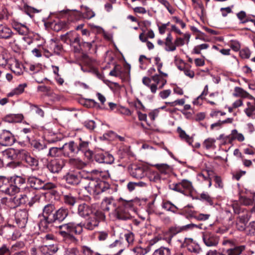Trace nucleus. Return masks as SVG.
<instances>
[{"mask_svg":"<svg viewBox=\"0 0 255 255\" xmlns=\"http://www.w3.org/2000/svg\"><path fill=\"white\" fill-rule=\"evenodd\" d=\"M95 160L99 163L112 164L114 162V156L107 152L97 151L94 156Z\"/></svg>","mask_w":255,"mask_h":255,"instance_id":"obj_9","label":"nucleus"},{"mask_svg":"<svg viewBox=\"0 0 255 255\" xmlns=\"http://www.w3.org/2000/svg\"><path fill=\"white\" fill-rule=\"evenodd\" d=\"M155 166L161 174H169L172 170L171 166L167 164H156Z\"/></svg>","mask_w":255,"mask_h":255,"instance_id":"obj_37","label":"nucleus"},{"mask_svg":"<svg viewBox=\"0 0 255 255\" xmlns=\"http://www.w3.org/2000/svg\"><path fill=\"white\" fill-rule=\"evenodd\" d=\"M177 131L182 139L185 140L189 145H191L193 140L189 135L187 134L185 131L180 127L177 128Z\"/></svg>","mask_w":255,"mask_h":255,"instance_id":"obj_39","label":"nucleus"},{"mask_svg":"<svg viewBox=\"0 0 255 255\" xmlns=\"http://www.w3.org/2000/svg\"><path fill=\"white\" fill-rule=\"evenodd\" d=\"M69 213V210L65 207H61L54 212L51 218L54 223H61L67 217Z\"/></svg>","mask_w":255,"mask_h":255,"instance_id":"obj_14","label":"nucleus"},{"mask_svg":"<svg viewBox=\"0 0 255 255\" xmlns=\"http://www.w3.org/2000/svg\"><path fill=\"white\" fill-rule=\"evenodd\" d=\"M58 250L57 245H45L41 247L40 251L44 255H53Z\"/></svg>","mask_w":255,"mask_h":255,"instance_id":"obj_23","label":"nucleus"},{"mask_svg":"<svg viewBox=\"0 0 255 255\" xmlns=\"http://www.w3.org/2000/svg\"><path fill=\"white\" fill-rule=\"evenodd\" d=\"M172 40L173 38L171 33H168L165 41V50L166 51H173L176 50V47L175 44V42H173Z\"/></svg>","mask_w":255,"mask_h":255,"instance_id":"obj_30","label":"nucleus"},{"mask_svg":"<svg viewBox=\"0 0 255 255\" xmlns=\"http://www.w3.org/2000/svg\"><path fill=\"white\" fill-rule=\"evenodd\" d=\"M153 255H171V250L168 248L161 247L154 251Z\"/></svg>","mask_w":255,"mask_h":255,"instance_id":"obj_45","label":"nucleus"},{"mask_svg":"<svg viewBox=\"0 0 255 255\" xmlns=\"http://www.w3.org/2000/svg\"><path fill=\"white\" fill-rule=\"evenodd\" d=\"M63 155L62 146L60 147H51L49 148L47 156L50 157H58Z\"/></svg>","mask_w":255,"mask_h":255,"instance_id":"obj_35","label":"nucleus"},{"mask_svg":"<svg viewBox=\"0 0 255 255\" xmlns=\"http://www.w3.org/2000/svg\"><path fill=\"white\" fill-rule=\"evenodd\" d=\"M169 188L172 190L181 193H184V190L181 187L180 182L177 183H173L169 185Z\"/></svg>","mask_w":255,"mask_h":255,"instance_id":"obj_53","label":"nucleus"},{"mask_svg":"<svg viewBox=\"0 0 255 255\" xmlns=\"http://www.w3.org/2000/svg\"><path fill=\"white\" fill-rule=\"evenodd\" d=\"M105 219L104 212L98 210L91 215L85 218L83 222L76 223L72 221L59 226L58 234L63 241L76 244L78 242V240L75 235H81L83 233L84 228L88 231H93Z\"/></svg>","mask_w":255,"mask_h":255,"instance_id":"obj_1","label":"nucleus"},{"mask_svg":"<svg viewBox=\"0 0 255 255\" xmlns=\"http://www.w3.org/2000/svg\"><path fill=\"white\" fill-rule=\"evenodd\" d=\"M99 173L97 170H93L91 173H89L88 177L86 182L84 184V188L90 194L98 195L101 193L109 190L110 184L99 178L94 177L92 173Z\"/></svg>","mask_w":255,"mask_h":255,"instance_id":"obj_4","label":"nucleus"},{"mask_svg":"<svg viewBox=\"0 0 255 255\" xmlns=\"http://www.w3.org/2000/svg\"><path fill=\"white\" fill-rule=\"evenodd\" d=\"M27 86L26 84H19L17 87L14 88L11 92L8 94V96L12 97L15 95H19L22 93L24 88Z\"/></svg>","mask_w":255,"mask_h":255,"instance_id":"obj_43","label":"nucleus"},{"mask_svg":"<svg viewBox=\"0 0 255 255\" xmlns=\"http://www.w3.org/2000/svg\"><path fill=\"white\" fill-rule=\"evenodd\" d=\"M56 211L55 206L53 204L49 203L45 205L42 209V217L51 218Z\"/></svg>","mask_w":255,"mask_h":255,"instance_id":"obj_24","label":"nucleus"},{"mask_svg":"<svg viewBox=\"0 0 255 255\" xmlns=\"http://www.w3.org/2000/svg\"><path fill=\"white\" fill-rule=\"evenodd\" d=\"M245 249V246H236L234 248L227 249V255H240Z\"/></svg>","mask_w":255,"mask_h":255,"instance_id":"obj_36","label":"nucleus"},{"mask_svg":"<svg viewBox=\"0 0 255 255\" xmlns=\"http://www.w3.org/2000/svg\"><path fill=\"white\" fill-rule=\"evenodd\" d=\"M90 142L82 140L81 138L76 140H70L62 146L63 156L66 157H74L82 153L87 160H91L93 152L89 148Z\"/></svg>","mask_w":255,"mask_h":255,"instance_id":"obj_3","label":"nucleus"},{"mask_svg":"<svg viewBox=\"0 0 255 255\" xmlns=\"http://www.w3.org/2000/svg\"><path fill=\"white\" fill-rule=\"evenodd\" d=\"M151 79L154 82L151 84L150 87L151 92L153 94L156 92L158 88L159 89H162L167 83V80L158 74H155L151 76Z\"/></svg>","mask_w":255,"mask_h":255,"instance_id":"obj_11","label":"nucleus"},{"mask_svg":"<svg viewBox=\"0 0 255 255\" xmlns=\"http://www.w3.org/2000/svg\"><path fill=\"white\" fill-rule=\"evenodd\" d=\"M28 213L25 210H19L15 214V222L19 228H23L25 227L28 221Z\"/></svg>","mask_w":255,"mask_h":255,"instance_id":"obj_12","label":"nucleus"},{"mask_svg":"<svg viewBox=\"0 0 255 255\" xmlns=\"http://www.w3.org/2000/svg\"><path fill=\"white\" fill-rule=\"evenodd\" d=\"M25 247V244L22 241H19L16 242L12 245L10 248V251L11 253H15L16 252H20V250L23 249Z\"/></svg>","mask_w":255,"mask_h":255,"instance_id":"obj_46","label":"nucleus"},{"mask_svg":"<svg viewBox=\"0 0 255 255\" xmlns=\"http://www.w3.org/2000/svg\"><path fill=\"white\" fill-rule=\"evenodd\" d=\"M247 231L248 235L251 236L255 235V221L251 222L247 227Z\"/></svg>","mask_w":255,"mask_h":255,"instance_id":"obj_57","label":"nucleus"},{"mask_svg":"<svg viewBox=\"0 0 255 255\" xmlns=\"http://www.w3.org/2000/svg\"><path fill=\"white\" fill-rule=\"evenodd\" d=\"M22 158H24L25 161L31 167H37L38 165V160L34 157L31 156L26 151L24 153H22Z\"/></svg>","mask_w":255,"mask_h":255,"instance_id":"obj_28","label":"nucleus"},{"mask_svg":"<svg viewBox=\"0 0 255 255\" xmlns=\"http://www.w3.org/2000/svg\"><path fill=\"white\" fill-rule=\"evenodd\" d=\"M180 182L181 187L183 190H191L192 188L191 182L186 179H183Z\"/></svg>","mask_w":255,"mask_h":255,"instance_id":"obj_59","label":"nucleus"},{"mask_svg":"<svg viewBox=\"0 0 255 255\" xmlns=\"http://www.w3.org/2000/svg\"><path fill=\"white\" fill-rule=\"evenodd\" d=\"M216 141L215 138L209 137L203 141L202 146L207 150H214L216 148Z\"/></svg>","mask_w":255,"mask_h":255,"instance_id":"obj_33","label":"nucleus"},{"mask_svg":"<svg viewBox=\"0 0 255 255\" xmlns=\"http://www.w3.org/2000/svg\"><path fill=\"white\" fill-rule=\"evenodd\" d=\"M61 39L65 43L69 44L73 48L75 52H81L80 35L75 31H70L61 36Z\"/></svg>","mask_w":255,"mask_h":255,"instance_id":"obj_6","label":"nucleus"},{"mask_svg":"<svg viewBox=\"0 0 255 255\" xmlns=\"http://www.w3.org/2000/svg\"><path fill=\"white\" fill-rule=\"evenodd\" d=\"M30 108L31 111H34L37 115L41 117H43L44 115V111L40 108L37 105L29 104Z\"/></svg>","mask_w":255,"mask_h":255,"instance_id":"obj_52","label":"nucleus"},{"mask_svg":"<svg viewBox=\"0 0 255 255\" xmlns=\"http://www.w3.org/2000/svg\"><path fill=\"white\" fill-rule=\"evenodd\" d=\"M15 141L14 135L9 130H2L0 131V144L4 146H10Z\"/></svg>","mask_w":255,"mask_h":255,"instance_id":"obj_10","label":"nucleus"},{"mask_svg":"<svg viewBox=\"0 0 255 255\" xmlns=\"http://www.w3.org/2000/svg\"><path fill=\"white\" fill-rule=\"evenodd\" d=\"M10 253V249L6 244H3L0 247V255H9Z\"/></svg>","mask_w":255,"mask_h":255,"instance_id":"obj_63","label":"nucleus"},{"mask_svg":"<svg viewBox=\"0 0 255 255\" xmlns=\"http://www.w3.org/2000/svg\"><path fill=\"white\" fill-rule=\"evenodd\" d=\"M233 96L236 98L240 97L241 98L253 99V96L251 95L248 92L239 87H236L235 88Z\"/></svg>","mask_w":255,"mask_h":255,"instance_id":"obj_25","label":"nucleus"},{"mask_svg":"<svg viewBox=\"0 0 255 255\" xmlns=\"http://www.w3.org/2000/svg\"><path fill=\"white\" fill-rule=\"evenodd\" d=\"M54 223L52 218L42 217L40 219L38 225L40 230L47 232L50 230V225Z\"/></svg>","mask_w":255,"mask_h":255,"instance_id":"obj_22","label":"nucleus"},{"mask_svg":"<svg viewBox=\"0 0 255 255\" xmlns=\"http://www.w3.org/2000/svg\"><path fill=\"white\" fill-rule=\"evenodd\" d=\"M12 26L20 35H26L29 32V28L25 24L14 22L12 23Z\"/></svg>","mask_w":255,"mask_h":255,"instance_id":"obj_29","label":"nucleus"},{"mask_svg":"<svg viewBox=\"0 0 255 255\" xmlns=\"http://www.w3.org/2000/svg\"><path fill=\"white\" fill-rule=\"evenodd\" d=\"M158 1L163 5L168 10L170 14H173L174 13L175 10L172 8V7L170 5V3L166 0H158Z\"/></svg>","mask_w":255,"mask_h":255,"instance_id":"obj_58","label":"nucleus"},{"mask_svg":"<svg viewBox=\"0 0 255 255\" xmlns=\"http://www.w3.org/2000/svg\"><path fill=\"white\" fill-rule=\"evenodd\" d=\"M11 29L5 25L0 24V38L9 39L13 35Z\"/></svg>","mask_w":255,"mask_h":255,"instance_id":"obj_26","label":"nucleus"},{"mask_svg":"<svg viewBox=\"0 0 255 255\" xmlns=\"http://www.w3.org/2000/svg\"><path fill=\"white\" fill-rule=\"evenodd\" d=\"M63 200L66 204L70 206H73L76 202V198L71 194L64 195Z\"/></svg>","mask_w":255,"mask_h":255,"instance_id":"obj_44","label":"nucleus"},{"mask_svg":"<svg viewBox=\"0 0 255 255\" xmlns=\"http://www.w3.org/2000/svg\"><path fill=\"white\" fill-rule=\"evenodd\" d=\"M31 145L38 151H41L47 148V145L44 143H41L36 140L31 141Z\"/></svg>","mask_w":255,"mask_h":255,"instance_id":"obj_47","label":"nucleus"},{"mask_svg":"<svg viewBox=\"0 0 255 255\" xmlns=\"http://www.w3.org/2000/svg\"><path fill=\"white\" fill-rule=\"evenodd\" d=\"M237 16L240 20V23H246L249 15H247L245 11L242 10L237 13Z\"/></svg>","mask_w":255,"mask_h":255,"instance_id":"obj_51","label":"nucleus"},{"mask_svg":"<svg viewBox=\"0 0 255 255\" xmlns=\"http://www.w3.org/2000/svg\"><path fill=\"white\" fill-rule=\"evenodd\" d=\"M65 255H81V254L77 248H72L67 249Z\"/></svg>","mask_w":255,"mask_h":255,"instance_id":"obj_64","label":"nucleus"},{"mask_svg":"<svg viewBox=\"0 0 255 255\" xmlns=\"http://www.w3.org/2000/svg\"><path fill=\"white\" fill-rule=\"evenodd\" d=\"M108 247L109 249L114 251H118L117 254H120L123 251V249H121V242L118 240L110 244Z\"/></svg>","mask_w":255,"mask_h":255,"instance_id":"obj_42","label":"nucleus"},{"mask_svg":"<svg viewBox=\"0 0 255 255\" xmlns=\"http://www.w3.org/2000/svg\"><path fill=\"white\" fill-rule=\"evenodd\" d=\"M240 54L242 58L248 59L251 56V52L249 48H246L240 51Z\"/></svg>","mask_w":255,"mask_h":255,"instance_id":"obj_62","label":"nucleus"},{"mask_svg":"<svg viewBox=\"0 0 255 255\" xmlns=\"http://www.w3.org/2000/svg\"><path fill=\"white\" fill-rule=\"evenodd\" d=\"M8 62V55L5 52L0 53V66H5Z\"/></svg>","mask_w":255,"mask_h":255,"instance_id":"obj_56","label":"nucleus"},{"mask_svg":"<svg viewBox=\"0 0 255 255\" xmlns=\"http://www.w3.org/2000/svg\"><path fill=\"white\" fill-rule=\"evenodd\" d=\"M64 166L63 161L55 159L51 160L47 165L48 170L53 173L60 172Z\"/></svg>","mask_w":255,"mask_h":255,"instance_id":"obj_17","label":"nucleus"},{"mask_svg":"<svg viewBox=\"0 0 255 255\" xmlns=\"http://www.w3.org/2000/svg\"><path fill=\"white\" fill-rule=\"evenodd\" d=\"M124 238L129 246L133 243L134 239V236L132 232L128 231L127 233L124 234Z\"/></svg>","mask_w":255,"mask_h":255,"instance_id":"obj_55","label":"nucleus"},{"mask_svg":"<svg viewBox=\"0 0 255 255\" xmlns=\"http://www.w3.org/2000/svg\"><path fill=\"white\" fill-rule=\"evenodd\" d=\"M93 213L92 206L86 203H81L78 206L77 214L82 218H85Z\"/></svg>","mask_w":255,"mask_h":255,"instance_id":"obj_16","label":"nucleus"},{"mask_svg":"<svg viewBox=\"0 0 255 255\" xmlns=\"http://www.w3.org/2000/svg\"><path fill=\"white\" fill-rule=\"evenodd\" d=\"M120 205L117 206L113 197H105L101 203V209L104 212H111L110 215L119 220H128L132 218L129 211L132 210V203L130 201H124L121 198Z\"/></svg>","mask_w":255,"mask_h":255,"instance_id":"obj_2","label":"nucleus"},{"mask_svg":"<svg viewBox=\"0 0 255 255\" xmlns=\"http://www.w3.org/2000/svg\"><path fill=\"white\" fill-rule=\"evenodd\" d=\"M0 191L12 195L10 178L4 176H0Z\"/></svg>","mask_w":255,"mask_h":255,"instance_id":"obj_15","label":"nucleus"},{"mask_svg":"<svg viewBox=\"0 0 255 255\" xmlns=\"http://www.w3.org/2000/svg\"><path fill=\"white\" fill-rule=\"evenodd\" d=\"M94 40L91 42H83L81 43V51H87L91 49L92 47V43Z\"/></svg>","mask_w":255,"mask_h":255,"instance_id":"obj_60","label":"nucleus"},{"mask_svg":"<svg viewBox=\"0 0 255 255\" xmlns=\"http://www.w3.org/2000/svg\"><path fill=\"white\" fill-rule=\"evenodd\" d=\"M49 48L56 55H60L63 51L62 44L57 40L51 39Z\"/></svg>","mask_w":255,"mask_h":255,"instance_id":"obj_20","label":"nucleus"},{"mask_svg":"<svg viewBox=\"0 0 255 255\" xmlns=\"http://www.w3.org/2000/svg\"><path fill=\"white\" fill-rule=\"evenodd\" d=\"M188 216L191 218H194L198 221H206L207 220L210 215L208 214H195L193 211H190L188 214Z\"/></svg>","mask_w":255,"mask_h":255,"instance_id":"obj_38","label":"nucleus"},{"mask_svg":"<svg viewBox=\"0 0 255 255\" xmlns=\"http://www.w3.org/2000/svg\"><path fill=\"white\" fill-rule=\"evenodd\" d=\"M194 227H197V225L194 224H189L182 226H175L171 227L168 230L169 237L167 243L170 244L172 238L175 235L180 233L187 232L190 230L193 229Z\"/></svg>","mask_w":255,"mask_h":255,"instance_id":"obj_8","label":"nucleus"},{"mask_svg":"<svg viewBox=\"0 0 255 255\" xmlns=\"http://www.w3.org/2000/svg\"><path fill=\"white\" fill-rule=\"evenodd\" d=\"M10 181L12 195L21 192H29L30 188L26 185L25 178L23 177L14 175L10 177Z\"/></svg>","mask_w":255,"mask_h":255,"instance_id":"obj_7","label":"nucleus"},{"mask_svg":"<svg viewBox=\"0 0 255 255\" xmlns=\"http://www.w3.org/2000/svg\"><path fill=\"white\" fill-rule=\"evenodd\" d=\"M24 153L25 150L23 149L19 150L10 148L4 150L3 155L6 158L14 160L17 158L18 155H21Z\"/></svg>","mask_w":255,"mask_h":255,"instance_id":"obj_19","label":"nucleus"},{"mask_svg":"<svg viewBox=\"0 0 255 255\" xmlns=\"http://www.w3.org/2000/svg\"><path fill=\"white\" fill-rule=\"evenodd\" d=\"M131 176L137 179H141L144 176V169L137 165H132L129 169Z\"/></svg>","mask_w":255,"mask_h":255,"instance_id":"obj_18","label":"nucleus"},{"mask_svg":"<svg viewBox=\"0 0 255 255\" xmlns=\"http://www.w3.org/2000/svg\"><path fill=\"white\" fill-rule=\"evenodd\" d=\"M242 214L237 218V221L247 224L251 218V213L248 211H242Z\"/></svg>","mask_w":255,"mask_h":255,"instance_id":"obj_41","label":"nucleus"},{"mask_svg":"<svg viewBox=\"0 0 255 255\" xmlns=\"http://www.w3.org/2000/svg\"><path fill=\"white\" fill-rule=\"evenodd\" d=\"M68 163L69 164L77 169H81L86 166V164L79 158L70 157Z\"/></svg>","mask_w":255,"mask_h":255,"instance_id":"obj_31","label":"nucleus"},{"mask_svg":"<svg viewBox=\"0 0 255 255\" xmlns=\"http://www.w3.org/2000/svg\"><path fill=\"white\" fill-rule=\"evenodd\" d=\"M88 174L89 172L84 170L70 171L63 176V179L70 185L77 186L81 183L84 188V184L86 182L87 178H89Z\"/></svg>","mask_w":255,"mask_h":255,"instance_id":"obj_5","label":"nucleus"},{"mask_svg":"<svg viewBox=\"0 0 255 255\" xmlns=\"http://www.w3.org/2000/svg\"><path fill=\"white\" fill-rule=\"evenodd\" d=\"M22 65L17 60H15L13 63L10 64V69L16 75H21L23 74Z\"/></svg>","mask_w":255,"mask_h":255,"instance_id":"obj_34","label":"nucleus"},{"mask_svg":"<svg viewBox=\"0 0 255 255\" xmlns=\"http://www.w3.org/2000/svg\"><path fill=\"white\" fill-rule=\"evenodd\" d=\"M246 115L253 119H255V105H252L250 107H247L244 110Z\"/></svg>","mask_w":255,"mask_h":255,"instance_id":"obj_49","label":"nucleus"},{"mask_svg":"<svg viewBox=\"0 0 255 255\" xmlns=\"http://www.w3.org/2000/svg\"><path fill=\"white\" fill-rule=\"evenodd\" d=\"M43 180L35 176H30L27 178V183L35 190H41Z\"/></svg>","mask_w":255,"mask_h":255,"instance_id":"obj_21","label":"nucleus"},{"mask_svg":"<svg viewBox=\"0 0 255 255\" xmlns=\"http://www.w3.org/2000/svg\"><path fill=\"white\" fill-rule=\"evenodd\" d=\"M232 134L234 136V138L237 139L240 142L243 141L245 140V137L243 134L241 133H239L237 129H233L232 130Z\"/></svg>","mask_w":255,"mask_h":255,"instance_id":"obj_61","label":"nucleus"},{"mask_svg":"<svg viewBox=\"0 0 255 255\" xmlns=\"http://www.w3.org/2000/svg\"><path fill=\"white\" fill-rule=\"evenodd\" d=\"M187 250L195 254H199L201 252V249L199 245L196 244L195 242L193 243L188 248Z\"/></svg>","mask_w":255,"mask_h":255,"instance_id":"obj_50","label":"nucleus"},{"mask_svg":"<svg viewBox=\"0 0 255 255\" xmlns=\"http://www.w3.org/2000/svg\"><path fill=\"white\" fill-rule=\"evenodd\" d=\"M23 119L22 114H10L4 118V121L9 123L21 122Z\"/></svg>","mask_w":255,"mask_h":255,"instance_id":"obj_32","label":"nucleus"},{"mask_svg":"<svg viewBox=\"0 0 255 255\" xmlns=\"http://www.w3.org/2000/svg\"><path fill=\"white\" fill-rule=\"evenodd\" d=\"M109 237V231H104L97 233V238L99 241L103 242L106 241Z\"/></svg>","mask_w":255,"mask_h":255,"instance_id":"obj_54","label":"nucleus"},{"mask_svg":"<svg viewBox=\"0 0 255 255\" xmlns=\"http://www.w3.org/2000/svg\"><path fill=\"white\" fill-rule=\"evenodd\" d=\"M149 180L153 183H159L161 182V178L160 174L157 172H151L148 175Z\"/></svg>","mask_w":255,"mask_h":255,"instance_id":"obj_40","label":"nucleus"},{"mask_svg":"<svg viewBox=\"0 0 255 255\" xmlns=\"http://www.w3.org/2000/svg\"><path fill=\"white\" fill-rule=\"evenodd\" d=\"M121 67L119 65H116L114 69L110 71L109 75L116 77H120L122 75Z\"/></svg>","mask_w":255,"mask_h":255,"instance_id":"obj_48","label":"nucleus"},{"mask_svg":"<svg viewBox=\"0 0 255 255\" xmlns=\"http://www.w3.org/2000/svg\"><path fill=\"white\" fill-rule=\"evenodd\" d=\"M1 202L2 204L7 203V206L10 209H14L20 206L17 197H14L9 199L7 198H2L1 199Z\"/></svg>","mask_w":255,"mask_h":255,"instance_id":"obj_27","label":"nucleus"},{"mask_svg":"<svg viewBox=\"0 0 255 255\" xmlns=\"http://www.w3.org/2000/svg\"><path fill=\"white\" fill-rule=\"evenodd\" d=\"M202 239L207 247H216L219 243V237L214 233L205 232L203 234Z\"/></svg>","mask_w":255,"mask_h":255,"instance_id":"obj_13","label":"nucleus"}]
</instances>
